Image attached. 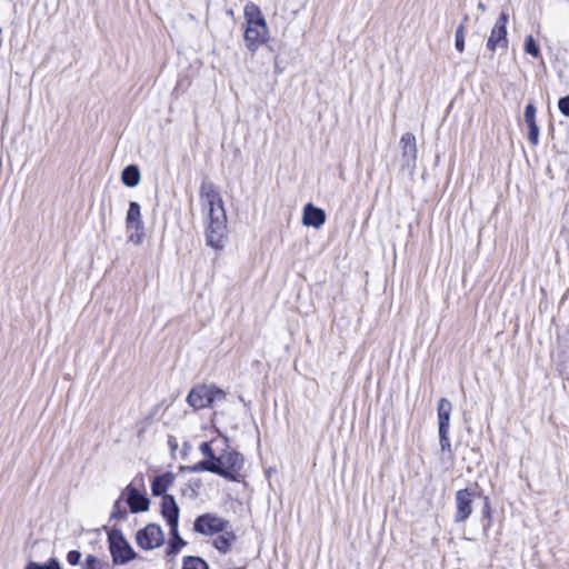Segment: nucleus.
<instances>
[{
  "instance_id": "obj_1",
  "label": "nucleus",
  "mask_w": 569,
  "mask_h": 569,
  "mask_svg": "<svg viewBox=\"0 0 569 569\" xmlns=\"http://www.w3.org/2000/svg\"><path fill=\"white\" fill-rule=\"evenodd\" d=\"M200 202L206 221L207 244L216 250L224 247L227 238V214L223 200L211 182L200 186Z\"/></svg>"
},
{
  "instance_id": "obj_2",
  "label": "nucleus",
  "mask_w": 569,
  "mask_h": 569,
  "mask_svg": "<svg viewBox=\"0 0 569 569\" xmlns=\"http://www.w3.org/2000/svg\"><path fill=\"white\" fill-rule=\"evenodd\" d=\"M243 18L246 21L243 34L246 48L251 52H256L269 40V27L260 8L253 2H248L244 6Z\"/></svg>"
},
{
  "instance_id": "obj_3",
  "label": "nucleus",
  "mask_w": 569,
  "mask_h": 569,
  "mask_svg": "<svg viewBox=\"0 0 569 569\" xmlns=\"http://www.w3.org/2000/svg\"><path fill=\"white\" fill-rule=\"evenodd\" d=\"M212 462L216 475L230 481L240 480L244 459L240 452L229 445L224 443V447L218 452L217 458Z\"/></svg>"
},
{
  "instance_id": "obj_4",
  "label": "nucleus",
  "mask_w": 569,
  "mask_h": 569,
  "mask_svg": "<svg viewBox=\"0 0 569 569\" xmlns=\"http://www.w3.org/2000/svg\"><path fill=\"white\" fill-rule=\"evenodd\" d=\"M227 393L214 385H199L192 388L187 402L194 410L212 407L214 402L223 401Z\"/></svg>"
},
{
  "instance_id": "obj_5",
  "label": "nucleus",
  "mask_w": 569,
  "mask_h": 569,
  "mask_svg": "<svg viewBox=\"0 0 569 569\" xmlns=\"http://www.w3.org/2000/svg\"><path fill=\"white\" fill-rule=\"evenodd\" d=\"M109 549L114 565H126L136 559L137 552L119 530H112L109 536Z\"/></svg>"
},
{
  "instance_id": "obj_6",
  "label": "nucleus",
  "mask_w": 569,
  "mask_h": 569,
  "mask_svg": "<svg viewBox=\"0 0 569 569\" xmlns=\"http://www.w3.org/2000/svg\"><path fill=\"white\" fill-rule=\"evenodd\" d=\"M452 411L451 402L441 398L438 402L437 412H438V422H439V439L440 447L442 451H450L451 445L449 439V427H450V417Z\"/></svg>"
},
{
  "instance_id": "obj_7",
  "label": "nucleus",
  "mask_w": 569,
  "mask_h": 569,
  "mask_svg": "<svg viewBox=\"0 0 569 569\" xmlns=\"http://www.w3.org/2000/svg\"><path fill=\"white\" fill-rule=\"evenodd\" d=\"M477 497V492L471 489H460L455 495V517L456 523L466 522L473 511V500Z\"/></svg>"
},
{
  "instance_id": "obj_8",
  "label": "nucleus",
  "mask_w": 569,
  "mask_h": 569,
  "mask_svg": "<svg viewBox=\"0 0 569 569\" xmlns=\"http://www.w3.org/2000/svg\"><path fill=\"white\" fill-rule=\"evenodd\" d=\"M229 521L213 513H203L196 518L193 530L204 536H213L227 530Z\"/></svg>"
},
{
  "instance_id": "obj_9",
  "label": "nucleus",
  "mask_w": 569,
  "mask_h": 569,
  "mask_svg": "<svg viewBox=\"0 0 569 569\" xmlns=\"http://www.w3.org/2000/svg\"><path fill=\"white\" fill-rule=\"evenodd\" d=\"M137 545L144 550L159 548L164 542V533L157 523H149L136 535Z\"/></svg>"
},
{
  "instance_id": "obj_10",
  "label": "nucleus",
  "mask_w": 569,
  "mask_h": 569,
  "mask_svg": "<svg viewBox=\"0 0 569 569\" xmlns=\"http://www.w3.org/2000/svg\"><path fill=\"white\" fill-rule=\"evenodd\" d=\"M507 16L501 13L493 28L491 29L489 39L487 41V48L490 51H495L497 48H507Z\"/></svg>"
},
{
  "instance_id": "obj_11",
  "label": "nucleus",
  "mask_w": 569,
  "mask_h": 569,
  "mask_svg": "<svg viewBox=\"0 0 569 569\" xmlns=\"http://www.w3.org/2000/svg\"><path fill=\"white\" fill-rule=\"evenodd\" d=\"M403 166L415 167L417 161L416 137L411 132L405 133L400 139Z\"/></svg>"
},
{
  "instance_id": "obj_12",
  "label": "nucleus",
  "mask_w": 569,
  "mask_h": 569,
  "mask_svg": "<svg viewBox=\"0 0 569 569\" xmlns=\"http://www.w3.org/2000/svg\"><path fill=\"white\" fill-rule=\"evenodd\" d=\"M161 515L167 520V523L170 528L178 527L179 507L172 496L164 495L162 497Z\"/></svg>"
},
{
  "instance_id": "obj_13",
  "label": "nucleus",
  "mask_w": 569,
  "mask_h": 569,
  "mask_svg": "<svg viewBox=\"0 0 569 569\" xmlns=\"http://www.w3.org/2000/svg\"><path fill=\"white\" fill-rule=\"evenodd\" d=\"M127 491V503L130 507L131 512H142L149 509V499L141 495L137 488L129 485Z\"/></svg>"
},
{
  "instance_id": "obj_14",
  "label": "nucleus",
  "mask_w": 569,
  "mask_h": 569,
  "mask_svg": "<svg viewBox=\"0 0 569 569\" xmlns=\"http://www.w3.org/2000/svg\"><path fill=\"white\" fill-rule=\"evenodd\" d=\"M326 221V213L322 209L308 203L303 209L302 223L308 227L320 228Z\"/></svg>"
},
{
  "instance_id": "obj_15",
  "label": "nucleus",
  "mask_w": 569,
  "mask_h": 569,
  "mask_svg": "<svg viewBox=\"0 0 569 569\" xmlns=\"http://www.w3.org/2000/svg\"><path fill=\"white\" fill-rule=\"evenodd\" d=\"M140 226H143L141 207L138 202L131 201L126 216V229L131 231L132 227L140 228Z\"/></svg>"
},
{
  "instance_id": "obj_16",
  "label": "nucleus",
  "mask_w": 569,
  "mask_h": 569,
  "mask_svg": "<svg viewBox=\"0 0 569 569\" xmlns=\"http://www.w3.org/2000/svg\"><path fill=\"white\" fill-rule=\"evenodd\" d=\"M174 475L166 472L156 477L151 483V491L153 496H164L167 489L173 483Z\"/></svg>"
},
{
  "instance_id": "obj_17",
  "label": "nucleus",
  "mask_w": 569,
  "mask_h": 569,
  "mask_svg": "<svg viewBox=\"0 0 569 569\" xmlns=\"http://www.w3.org/2000/svg\"><path fill=\"white\" fill-rule=\"evenodd\" d=\"M121 180L129 188H134L141 180V173L137 166L130 164L122 170Z\"/></svg>"
},
{
  "instance_id": "obj_18",
  "label": "nucleus",
  "mask_w": 569,
  "mask_h": 569,
  "mask_svg": "<svg viewBox=\"0 0 569 569\" xmlns=\"http://www.w3.org/2000/svg\"><path fill=\"white\" fill-rule=\"evenodd\" d=\"M171 539L167 550L168 556L177 555L181 548L186 545V541L180 537L178 527L170 528Z\"/></svg>"
},
{
  "instance_id": "obj_19",
  "label": "nucleus",
  "mask_w": 569,
  "mask_h": 569,
  "mask_svg": "<svg viewBox=\"0 0 569 569\" xmlns=\"http://www.w3.org/2000/svg\"><path fill=\"white\" fill-rule=\"evenodd\" d=\"M233 540L234 535L224 530L220 536H218L214 539L213 545L219 551L226 553L230 550Z\"/></svg>"
},
{
  "instance_id": "obj_20",
  "label": "nucleus",
  "mask_w": 569,
  "mask_h": 569,
  "mask_svg": "<svg viewBox=\"0 0 569 569\" xmlns=\"http://www.w3.org/2000/svg\"><path fill=\"white\" fill-rule=\"evenodd\" d=\"M182 569H209V566L200 557L188 556L183 558Z\"/></svg>"
},
{
  "instance_id": "obj_21",
  "label": "nucleus",
  "mask_w": 569,
  "mask_h": 569,
  "mask_svg": "<svg viewBox=\"0 0 569 569\" xmlns=\"http://www.w3.org/2000/svg\"><path fill=\"white\" fill-rule=\"evenodd\" d=\"M127 232H128V241L130 243H133L136 246H139L142 243L143 238H144V227L143 226H140V228L132 227V230L127 231Z\"/></svg>"
},
{
  "instance_id": "obj_22",
  "label": "nucleus",
  "mask_w": 569,
  "mask_h": 569,
  "mask_svg": "<svg viewBox=\"0 0 569 569\" xmlns=\"http://www.w3.org/2000/svg\"><path fill=\"white\" fill-rule=\"evenodd\" d=\"M24 569H61L60 562L56 558H51L46 563L30 561Z\"/></svg>"
},
{
  "instance_id": "obj_23",
  "label": "nucleus",
  "mask_w": 569,
  "mask_h": 569,
  "mask_svg": "<svg viewBox=\"0 0 569 569\" xmlns=\"http://www.w3.org/2000/svg\"><path fill=\"white\" fill-rule=\"evenodd\" d=\"M525 52L535 58L540 56V49L532 36H528L525 40Z\"/></svg>"
},
{
  "instance_id": "obj_24",
  "label": "nucleus",
  "mask_w": 569,
  "mask_h": 569,
  "mask_svg": "<svg viewBox=\"0 0 569 569\" xmlns=\"http://www.w3.org/2000/svg\"><path fill=\"white\" fill-rule=\"evenodd\" d=\"M103 567L104 562L92 555H88L82 563V569H103Z\"/></svg>"
},
{
  "instance_id": "obj_25",
  "label": "nucleus",
  "mask_w": 569,
  "mask_h": 569,
  "mask_svg": "<svg viewBox=\"0 0 569 569\" xmlns=\"http://www.w3.org/2000/svg\"><path fill=\"white\" fill-rule=\"evenodd\" d=\"M536 112H537L536 107L532 103H528L525 109V113H523V119H525L526 123L528 124V127L537 126Z\"/></svg>"
},
{
  "instance_id": "obj_26",
  "label": "nucleus",
  "mask_w": 569,
  "mask_h": 569,
  "mask_svg": "<svg viewBox=\"0 0 569 569\" xmlns=\"http://www.w3.org/2000/svg\"><path fill=\"white\" fill-rule=\"evenodd\" d=\"M192 472L209 471L214 473V467L212 460H202L189 468Z\"/></svg>"
},
{
  "instance_id": "obj_27",
  "label": "nucleus",
  "mask_w": 569,
  "mask_h": 569,
  "mask_svg": "<svg viewBox=\"0 0 569 569\" xmlns=\"http://www.w3.org/2000/svg\"><path fill=\"white\" fill-rule=\"evenodd\" d=\"M465 26L460 24L456 30V49L459 52H463L465 50Z\"/></svg>"
},
{
  "instance_id": "obj_28",
  "label": "nucleus",
  "mask_w": 569,
  "mask_h": 569,
  "mask_svg": "<svg viewBox=\"0 0 569 569\" xmlns=\"http://www.w3.org/2000/svg\"><path fill=\"white\" fill-rule=\"evenodd\" d=\"M199 450L207 458L206 460H213L217 458L218 453L214 452L210 442H202Z\"/></svg>"
},
{
  "instance_id": "obj_29",
  "label": "nucleus",
  "mask_w": 569,
  "mask_h": 569,
  "mask_svg": "<svg viewBox=\"0 0 569 569\" xmlns=\"http://www.w3.org/2000/svg\"><path fill=\"white\" fill-rule=\"evenodd\" d=\"M482 517L488 520V523L483 528L485 531L487 532L488 528L490 526V522H491V508H490V502H489L488 497H485V503H483V508H482Z\"/></svg>"
},
{
  "instance_id": "obj_30",
  "label": "nucleus",
  "mask_w": 569,
  "mask_h": 569,
  "mask_svg": "<svg viewBox=\"0 0 569 569\" xmlns=\"http://www.w3.org/2000/svg\"><path fill=\"white\" fill-rule=\"evenodd\" d=\"M80 559H81V552L78 551V550H71L67 553V561L71 565V566H76L80 562Z\"/></svg>"
},
{
  "instance_id": "obj_31",
  "label": "nucleus",
  "mask_w": 569,
  "mask_h": 569,
  "mask_svg": "<svg viewBox=\"0 0 569 569\" xmlns=\"http://www.w3.org/2000/svg\"><path fill=\"white\" fill-rule=\"evenodd\" d=\"M529 128V141L536 146L538 144V141H539V127L538 126H531V127H528Z\"/></svg>"
},
{
  "instance_id": "obj_32",
  "label": "nucleus",
  "mask_w": 569,
  "mask_h": 569,
  "mask_svg": "<svg viewBox=\"0 0 569 569\" xmlns=\"http://www.w3.org/2000/svg\"><path fill=\"white\" fill-rule=\"evenodd\" d=\"M560 112L569 118V97L561 98L558 102Z\"/></svg>"
},
{
  "instance_id": "obj_33",
  "label": "nucleus",
  "mask_w": 569,
  "mask_h": 569,
  "mask_svg": "<svg viewBox=\"0 0 569 569\" xmlns=\"http://www.w3.org/2000/svg\"><path fill=\"white\" fill-rule=\"evenodd\" d=\"M118 508H119V501H117V502L114 503V511L112 512V518H118V517H119V510H118Z\"/></svg>"
},
{
  "instance_id": "obj_34",
  "label": "nucleus",
  "mask_w": 569,
  "mask_h": 569,
  "mask_svg": "<svg viewBox=\"0 0 569 569\" xmlns=\"http://www.w3.org/2000/svg\"><path fill=\"white\" fill-rule=\"evenodd\" d=\"M478 7H479V9L485 10V6H483V3H481V2H480V3L478 4Z\"/></svg>"
},
{
  "instance_id": "obj_35",
  "label": "nucleus",
  "mask_w": 569,
  "mask_h": 569,
  "mask_svg": "<svg viewBox=\"0 0 569 569\" xmlns=\"http://www.w3.org/2000/svg\"><path fill=\"white\" fill-rule=\"evenodd\" d=\"M2 33V29L0 28V34Z\"/></svg>"
}]
</instances>
